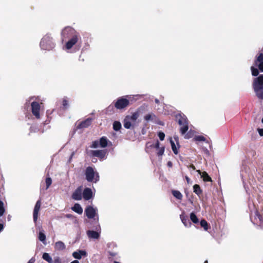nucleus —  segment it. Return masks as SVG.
I'll return each instance as SVG.
<instances>
[{"label": "nucleus", "instance_id": "34", "mask_svg": "<svg viewBox=\"0 0 263 263\" xmlns=\"http://www.w3.org/2000/svg\"><path fill=\"white\" fill-rule=\"evenodd\" d=\"M200 225L203 228L205 231H207L208 229V224L206 220L203 219L200 221Z\"/></svg>", "mask_w": 263, "mask_h": 263}, {"label": "nucleus", "instance_id": "44", "mask_svg": "<svg viewBox=\"0 0 263 263\" xmlns=\"http://www.w3.org/2000/svg\"><path fill=\"white\" fill-rule=\"evenodd\" d=\"M258 132L260 136H263V128H258Z\"/></svg>", "mask_w": 263, "mask_h": 263}, {"label": "nucleus", "instance_id": "26", "mask_svg": "<svg viewBox=\"0 0 263 263\" xmlns=\"http://www.w3.org/2000/svg\"><path fill=\"white\" fill-rule=\"evenodd\" d=\"M42 258L43 259L47 261L48 263H52L53 260L52 257L48 253H44L43 254Z\"/></svg>", "mask_w": 263, "mask_h": 263}, {"label": "nucleus", "instance_id": "50", "mask_svg": "<svg viewBox=\"0 0 263 263\" xmlns=\"http://www.w3.org/2000/svg\"><path fill=\"white\" fill-rule=\"evenodd\" d=\"M167 165L169 167H172V163L171 162L169 161L167 162Z\"/></svg>", "mask_w": 263, "mask_h": 263}, {"label": "nucleus", "instance_id": "30", "mask_svg": "<svg viewBox=\"0 0 263 263\" xmlns=\"http://www.w3.org/2000/svg\"><path fill=\"white\" fill-rule=\"evenodd\" d=\"M121 127V124L120 122L118 121H115L113 123V128L115 130L118 131Z\"/></svg>", "mask_w": 263, "mask_h": 263}, {"label": "nucleus", "instance_id": "3", "mask_svg": "<svg viewBox=\"0 0 263 263\" xmlns=\"http://www.w3.org/2000/svg\"><path fill=\"white\" fill-rule=\"evenodd\" d=\"M55 44L50 34H46L41 40L40 46L42 50H51L55 47Z\"/></svg>", "mask_w": 263, "mask_h": 263}, {"label": "nucleus", "instance_id": "8", "mask_svg": "<svg viewBox=\"0 0 263 263\" xmlns=\"http://www.w3.org/2000/svg\"><path fill=\"white\" fill-rule=\"evenodd\" d=\"M76 30L71 27H65L61 31V37L62 41L71 37L72 36L78 33Z\"/></svg>", "mask_w": 263, "mask_h": 263}, {"label": "nucleus", "instance_id": "2", "mask_svg": "<svg viewBox=\"0 0 263 263\" xmlns=\"http://www.w3.org/2000/svg\"><path fill=\"white\" fill-rule=\"evenodd\" d=\"M253 87L258 98L263 99V74L253 80Z\"/></svg>", "mask_w": 263, "mask_h": 263}, {"label": "nucleus", "instance_id": "55", "mask_svg": "<svg viewBox=\"0 0 263 263\" xmlns=\"http://www.w3.org/2000/svg\"><path fill=\"white\" fill-rule=\"evenodd\" d=\"M155 102L156 103H159V101L158 99H156L155 100Z\"/></svg>", "mask_w": 263, "mask_h": 263}, {"label": "nucleus", "instance_id": "58", "mask_svg": "<svg viewBox=\"0 0 263 263\" xmlns=\"http://www.w3.org/2000/svg\"><path fill=\"white\" fill-rule=\"evenodd\" d=\"M74 222H75V223L78 222V220H77L76 219H74Z\"/></svg>", "mask_w": 263, "mask_h": 263}, {"label": "nucleus", "instance_id": "32", "mask_svg": "<svg viewBox=\"0 0 263 263\" xmlns=\"http://www.w3.org/2000/svg\"><path fill=\"white\" fill-rule=\"evenodd\" d=\"M170 142H171V144L172 149L174 153L175 154H176V155L177 154L178 152L177 147H176V145L175 144L174 141H173L172 139H171Z\"/></svg>", "mask_w": 263, "mask_h": 263}, {"label": "nucleus", "instance_id": "38", "mask_svg": "<svg viewBox=\"0 0 263 263\" xmlns=\"http://www.w3.org/2000/svg\"><path fill=\"white\" fill-rule=\"evenodd\" d=\"M99 145H100L99 141L96 140L92 142L90 147L93 148H96L99 147Z\"/></svg>", "mask_w": 263, "mask_h": 263}, {"label": "nucleus", "instance_id": "11", "mask_svg": "<svg viewBox=\"0 0 263 263\" xmlns=\"http://www.w3.org/2000/svg\"><path fill=\"white\" fill-rule=\"evenodd\" d=\"M107 151L105 149L93 150L90 151V155L92 156L96 157L101 160L106 159Z\"/></svg>", "mask_w": 263, "mask_h": 263}, {"label": "nucleus", "instance_id": "46", "mask_svg": "<svg viewBox=\"0 0 263 263\" xmlns=\"http://www.w3.org/2000/svg\"><path fill=\"white\" fill-rule=\"evenodd\" d=\"M108 253H109V255H110L111 256H115L117 254V253L116 252H110V251H109Z\"/></svg>", "mask_w": 263, "mask_h": 263}, {"label": "nucleus", "instance_id": "40", "mask_svg": "<svg viewBox=\"0 0 263 263\" xmlns=\"http://www.w3.org/2000/svg\"><path fill=\"white\" fill-rule=\"evenodd\" d=\"M158 137L160 140L162 141L165 138V134L163 132H160L158 133Z\"/></svg>", "mask_w": 263, "mask_h": 263}, {"label": "nucleus", "instance_id": "5", "mask_svg": "<svg viewBox=\"0 0 263 263\" xmlns=\"http://www.w3.org/2000/svg\"><path fill=\"white\" fill-rule=\"evenodd\" d=\"M176 120L180 126V131L182 135H184L189 129V123L186 117L182 114L176 115Z\"/></svg>", "mask_w": 263, "mask_h": 263}, {"label": "nucleus", "instance_id": "60", "mask_svg": "<svg viewBox=\"0 0 263 263\" xmlns=\"http://www.w3.org/2000/svg\"><path fill=\"white\" fill-rule=\"evenodd\" d=\"M2 216H0V217H1ZM2 222V219H1V218H0V222Z\"/></svg>", "mask_w": 263, "mask_h": 263}, {"label": "nucleus", "instance_id": "18", "mask_svg": "<svg viewBox=\"0 0 263 263\" xmlns=\"http://www.w3.org/2000/svg\"><path fill=\"white\" fill-rule=\"evenodd\" d=\"M88 237L90 239H97L100 237V233L95 231L89 230L87 232Z\"/></svg>", "mask_w": 263, "mask_h": 263}, {"label": "nucleus", "instance_id": "39", "mask_svg": "<svg viewBox=\"0 0 263 263\" xmlns=\"http://www.w3.org/2000/svg\"><path fill=\"white\" fill-rule=\"evenodd\" d=\"M164 152V147H161L159 149H158V152H157V155L159 156H162Z\"/></svg>", "mask_w": 263, "mask_h": 263}, {"label": "nucleus", "instance_id": "25", "mask_svg": "<svg viewBox=\"0 0 263 263\" xmlns=\"http://www.w3.org/2000/svg\"><path fill=\"white\" fill-rule=\"evenodd\" d=\"M99 143L100 146L101 147L104 148L107 145L108 140L106 137H103L100 139Z\"/></svg>", "mask_w": 263, "mask_h": 263}, {"label": "nucleus", "instance_id": "22", "mask_svg": "<svg viewBox=\"0 0 263 263\" xmlns=\"http://www.w3.org/2000/svg\"><path fill=\"white\" fill-rule=\"evenodd\" d=\"M197 172L199 174H200L201 177L203 178V180L204 181H212L211 177L209 176L206 172H201L200 170H197Z\"/></svg>", "mask_w": 263, "mask_h": 263}, {"label": "nucleus", "instance_id": "35", "mask_svg": "<svg viewBox=\"0 0 263 263\" xmlns=\"http://www.w3.org/2000/svg\"><path fill=\"white\" fill-rule=\"evenodd\" d=\"M62 105L64 109H66L69 107V102L66 99L64 98L62 102Z\"/></svg>", "mask_w": 263, "mask_h": 263}, {"label": "nucleus", "instance_id": "23", "mask_svg": "<svg viewBox=\"0 0 263 263\" xmlns=\"http://www.w3.org/2000/svg\"><path fill=\"white\" fill-rule=\"evenodd\" d=\"M72 210L77 213L78 214H81L83 213V209L81 206L78 204L76 203L71 208Z\"/></svg>", "mask_w": 263, "mask_h": 263}, {"label": "nucleus", "instance_id": "16", "mask_svg": "<svg viewBox=\"0 0 263 263\" xmlns=\"http://www.w3.org/2000/svg\"><path fill=\"white\" fill-rule=\"evenodd\" d=\"M144 119L146 122L152 121V122H154L155 123L157 122V120L156 116L152 112L146 115L145 116H144Z\"/></svg>", "mask_w": 263, "mask_h": 263}, {"label": "nucleus", "instance_id": "59", "mask_svg": "<svg viewBox=\"0 0 263 263\" xmlns=\"http://www.w3.org/2000/svg\"><path fill=\"white\" fill-rule=\"evenodd\" d=\"M114 263H120V262H118V261H115L114 262Z\"/></svg>", "mask_w": 263, "mask_h": 263}, {"label": "nucleus", "instance_id": "53", "mask_svg": "<svg viewBox=\"0 0 263 263\" xmlns=\"http://www.w3.org/2000/svg\"><path fill=\"white\" fill-rule=\"evenodd\" d=\"M191 168H192L193 170H195V167L193 165H191L190 166Z\"/></svg>", "mask_w": 263, "mask_h": 263}, {"label": "nucleus", "instance_id": "6", "mask_svg": "<svg viewBox=\"0 0 263 263\" xmlns=\"http://www.w3.org/2000/svg\"><path fill=\"white\" fill-rule=\"evenodd\" d=\"M134 97L132 95H127L126 98L121 97L118 99L115 103V107L118 109H122L126 107L129 104V100Z\"/></svg>", "mask_w": 263, "mask_h": 263}, {"label": "nucleus", "instance_id": "42", "mask_svg": "<svg viewBox=\"0 0 263 263\" xmlns=\"http://www.w3.org/2000/svg\"><path fill=\"white\" fill-rule=\"evenodd\" d=\"M54 263H61V259H60V257H57L54 258Z\"/></svg>", "mask_w": 263, "mask_h": 263}, {"label": "nucleus", "instance_id": "17", "mask_svg": "<svg viewBox=\"0 0 263 263\" xmlns=\"http://www.w3.org/2000/svg\"><path fill=\"white\" fill-rule=\"evenodd\" d=\"M92 192L90 189L86 188L84 190L83 196L85 200H88L92 197Z\"/></svg>", "mask_w": 263, "mask_h": 263}, {"label": "nucleus", "instance_id": "9", "mask_svg": "<svg viewBox=\"0 0 263 263\" xmlns=\"http://www.w3.org/2000/svg\"><path fill=\"white\" fill-rule=\"evenodd\" d=\"M42 104V103H39L35 101H33L31 103L32 114L37 119L40 118V111Z\"/></svg>", "mask_w": 263, "mask_h": 263}, {"label": "nucleus", "instance_id": "56", "mask_svg": "<svg viewBox=\"0 0 263 263\" xmlns=\"http://www.w3.org/2000/svg\"><path fill=\"white\" fill-rule=\"evenodd\" d=\"M10 219H11V216L10 215H9L8 217V220L9 221V220H10Z\"/></svg>", "mask_w": 263, "mask_h": 263}, {"label": "nucleus", "instance_id": "45", "mask_svg": "<svg viewBox=\"0 0 263 263\" xmlns=\"http://www.w3.org/2000/svg\"><path fill=\"white\" fill-rule=\"evenodd\" d=\"M154 147L157 149H159V142L157 141L156 143L154 145Z\"/></svg>", "mask_w": 263, "mask_h": 263}, {"label": "nucleus", "instance_id": "20", "mask_svg": "<svg viewBox=\"0 0 263 263\" xmlns=\"http://www.w3.org/2000/svg\"><path fill=\"white\" fill-rule=\"evenodd\" d=\"M66 245L62 241H58L54 244V249L58 251H62L65 250Z\"/></svg>", "mask_w": 263, "mask_h": 263}, {"label": "nucleus", "instance_id": "62", "mask_svg": "<svg viewBox=\"0 0 263 263\" xmlns=\"http://www.w3.org/2000/svg\"><path fill=\"white\" fill-rule=\"evenodd\" d=\"M207 262H208V261H207V260H206V261L204 262V263H207Z\"/></svg>", "mask_w": 263, "mask_h": 263}, {"label": "nucleus", "instance_id": "13", "mask_svg": "<svg viewBox=\"0 0 263 263\" xmlns=\"http://www.w3.org/2000/svg\"><path fill=\"white\" fill-rule=\"evenodd\" d=\"M41 205V202L40 200H39L36 202V204L34 206L33 213V218L34 222H36L37 220L38 214L40 210Z\"/></svg>", "mask_w": 263, "mask_h": 263}, {"label": "nucleus", "instance_id": "52", "mask_svg": "<svg viewBox=\"0 0 263 263\" xmlns=\"http://www.w3.org/2000/svg\"><path fill=\"white\" fill-rule=\"evenodd\" d=\"M70 263H80V262L78 260H75L71 261Z\"/></svg>", "mask_w": 263, "mask_h": 263}, {"label": "nucleus", "instance_id": "48", "mask_svg": "<svg viewBox=\"0 0 263 263\" xmlns=\"http://www.w3.org/2000/svg\"><path fill=\"white\" fill-rule=\"evenodd\" d=\"M35 261V258L32 257L28 261L27 263H34Z\"/></svg>", "mask_w": 263, "mask_h": 263}, {"label": "nucleus", "instance_id": "24", "mask_svg": "<svg viewBox=\"0 0 263 263\" xmlns=\"http://www.w3.org/2000/svg\"><path fill=\"white\" fill-rule=\"evenodd\" d=\"M180 217L184 226L190 227L191 223L188 220V218L186 216H184L183 214H181L180 215Z\"/></svg>", "mask_w": 263, "mask_h": 263}, {"label": "nucleus", "instance_id": "33", "mask_svg": "<svg viewBox=\"0 0 263 263\" xmlns=\"http://www.w3.org/2000/svg\"><path fill=\"white\" fill-rule=\"evenodd\" d=\"M251 73L252 76H257L259 73L258 70L257 68H255L254 66H252L251 67Z\"/></svg>", "mask_w": 263, "mask_h": 263}, {"label": "nucleus", "instance_id": "47", "mask_svg": "<svg viewBox=\"0 0 263 263\" xmlns=\"http://www.w3.org/2000/svg\"><path fill=\"white\" fill-rule=\"evenodd\" d=\"M4 229V224L2 223H0V232H2Z\"/></svg>", "mask_w": 263, "mask_h": 263}, {"label": "nucleus", "instance_id": "1", "mask_svg": "<svg viewBox=\"0 0 263 263\" xmlns=\"http://www.w3.org/2000/svg\"><path fill=\"white\" fill-rule=\"evenodd\" d=\"M139 117L138 111L133 112L131 116H128L124 120L123 125L126 129L134 128L137 126L139 121L137 119Z\"/></svg>", "mask_w": 263, "mask_h": 263}, {"label": "nucleus", "instance_id": "21", "mask_svg": "<svg viewBox=\"0 0 263 263\" xmlns=\"http://www.w3.org/2000/svg\"><path fill=\"white\" fill-rule=\"evenodd\" d=\"M38 238L44 245H47L46 236L43 230H41L39 232Z\"/></svg>", "mask_w": 263, "mask_h": 263}, {"label": "nucleus", "instance_id": "28", "mask_svg": "<svg viewBox=\"0 0 263 263\" xmlns=\"http://www.w3.org/2000/svg\"><path fill=\"white\" fill-rule=\"evenodd\" d=\"M5 213L4 202L0 199V216H3Z\"/></svg>", "mask_w": 263, "mask_h": 263}, {"label": "nucleus", "instance_id": "29", "mask_svg": "<svg viewBox=\"0 0 263 263\" xmlns=\"http://www.w3.org/2000/svg\"><path fill=\"white\" fill-rule=\"evenodd\" d=\"M193 189L194 192H195L198 195H199L202 192L199 185L198 184L194 185L193 186Z\"/></svg>", "mask_w": 263, "mask_h": 263}, {"label": "nucleus", "instance_id": "57", "mask_svg": "<svg viewBox=\"0 0 263 263\" xmlns=\"http://www.w3.org/2000/svg\"><path fill=\"white\" fill-rule=\"evenodd\" d=\"M185 138H189V137L187 135L184 136Z\"/></svg>", "mask_w": 263, "mask_h": 263}, {"label": "nucleus", "instance_id": "27", "mask_svg": "<svg viewBox=\"0 0 263 263\" xmlns=\"http://www.w3.org/2000/svg\"><path fill=\"white\" fill-rule=\"evenodd\" d=\"M172 194L177 199L181 200L182 198V194L178 191L173 190L172 191Z\"/></svg>", "mask_w": 263, "mask_h": 263}, {"label": "nucleus", "instance_id": "51", "mask_svg": "<svg viewBox=\"0 0 263 263\" xmlns=\"http://www.w3.org/2000/svg\"><path fill=\"white\" fill-rule=\"evenodd\" d=\"M66 217H67V218H71V217H73L72 215H71V214H67L66 215Z\"/></svg>", "mask_w": 263, "mask_h": 263}, {"label": "nucleus", "instance_id": "15", "mask_svg": "<svg viewBox=\"0 0 263 263\" xmlns=\"http://www.w3.org/2000/svg\"><path fill=\"white\" fill-rule=\"evenodd\" d=\"M93 120L91 118H88L84 121L81 122L78 125L77 128L79 129L85 128L89 127Z\"/></svg>", "mask_w": 263, "mask_h": 263}, {"label": "nucleus", "instance_id": "41", "mask_svg": "<svg viewBox=\"0 0 263 263\" xmlns=\"http://www.w3.org/2000/svg\"><path fill=\"white\" fill-rule=\"evenodd\" d=\"M256 218H258L261 222L260 224H262V221H263V217L261 215L259 214L257 212L256 213Z\"/></svg>", "mask_w": 263, "mask_h": 263}, {"label": "nucleus", "instance_id": "49", "mask_svg": "<svg viewBox=\"0 0 263 263\" xmlns=\"http://www.w3.org/2000/svg\"><path fill=\"white\" fill-rule=\"evenodd\" d=\"M185 179H186L187 183H190V178L187 176H185Z\"/></svg>", "mask_w": 263, "mask_h": 263}, {"label": "nucleus", "instance_id": "12", "mask_svg": "<svg viewBox=\"0 0 263 263\" xmlns=\"http://www.w3.org/2000/svg\"><path fill=\"white\" fill-rule=\"evenodd\" d=\"M255 65L257 66L261 72H263V53H261L256 57Z\"/></svg>", "mask_w": 263, "mask_h": 263}, {"label": "nucleus", "instance_id": "31", "mask_svg": "<svg viewBox=\"0 0 263 263\" xmlns=\"http://www.w3.org/2000/svg\"><path fill=\"white\" fill-rule=\"evenodd\" d=\"M190 219L194 223H197L199 222L197 217L194 213H191Z\"/></svg>", "mask_w": 263, "mask_h": 263}, {"label": "nucleus", "instance_id": "61", "mask_svg": "<svg viewBox=\"0 0 263 263\" xmlns=\"http://www.w3.org/2000/svg\"><path fill=\"white\" fill-rule=\"evenodd\" d=\"M261 122H262V123H263V117H262V119Z\"/></svg>", "mask_w": 263, "mask_h": 263}, {"label": "nucleus", "instance_id": "7", "mask_svg": "<svg viewBox=\"0 0 263 263\" xmlns=\"http://www.w3.org/2000/svg\"><path fill=\"white\" fill-rule=\"evenodd\" d=\"M68 39V40L65 43V48L69 52V50L71 49L81 40V37L79 33H78Z\"/></svg>", "mask_w": 263, "mask_h": 263}, {"label": "nucleus", "instance_id": "10", "mask_svg": "<svg viewBox=\"0 0 263 263\" xmlns=\"http://www.w3.org/2000/svg\"><path fill=\"white\" fill-rule=\"evenodd\" d=\"M98 209L91 205H88L85 210V213L89 219H92L97 215Z\"/></svg>", "mask_w": 263, "mask_h": 263}, {"label": "nucleus", "instance_id": "19", "mask_svg": "<svg viewBox=\"0 0 263 263\" xmlns=\"http://www.w3.org/2000/svg\"><path fill=\"white\" fill-rule=\"evenodd\" d=\"M72 197L76 200H80L82 199V191L80 188L77 189L73 193Z\"/></svg>", "mask_w": 263, "mask_h": 263}, {"label": "nucleus", "instance_id": "36", "mask_svg": "<svg viewBox=\"0 0 263 263\" xmlns=\"http://www.w3.org/2000/svg\"><path fill=\"white\" fill-rule=\"evenodd\" d=\"M45 182H46V189L47 190L52 183V179L50 177H47L46 178Z\"/></svg>", "mask_w": 263, "mask_h": 263}, {"label": "nucleus", "instance_id": "14", "mask_svg": "<svg viewBox=\"0 0 263 263\" xmlns=\"http://www.w3.org/2000/svg\"><path fill=\"white\" fill-rule=\"evenodd\" d=\"M87 252L83 250H78L72 253V256L77 259H81L83 257L87 256Z\"/></svg>", "mask_w": 263, "mask_h": 263}, {"label": "nucleus", "instance_id": "54", "mask_svg": "<svg viewBox=\"0 0 263 263\" xmlns=\"http://www.w3.org/2000/svg\"><path fill=\"white\" fill-rule=\"evenodd\" d=\"M34 99H35V100H36V99H37V98H36V97H31V98H30V100H33Z\"/></svg>", "mask_w": 263, "mask_h": 263}, {"label": "nucleus", "instance_id": "4", "mask_svg": "<svg viewBox=\"0 0 263 263\" xmlns=\"http://www.w3.org/2000/svg\"><path fill=\"white\" fill-rule=\"evenodd\" d=\"M85 175L88 182L97 183L100 179L98 172L91 166L86 167Z\"/></svg>", "mask_w": 263, "mask_h": 263}, {"label": "nucleus", "instance_id": "37", "mask_svg": "<svg viewBox=\"0 0 263 263\" xmlns=\"http://www.w3.org/2000/svg\"><path fill=\"white\" fill-rule=\"evenodd\" d=\"M194 140L196 141H205L206 139L202 136H196L194 137Z\"/></svg>", "mask_w": 263, "mask_h": 263}, {"label": "nucleus", "instance_id": "43", "mask_svg": "<svg viewBox=\"0 0 263 263\" xmlns=\"http://www.w3.org/2000/svg\"><path fill=\"white\" fill-rule=\"evenodd\" d=\"M203 151H204V153H205L206 155H208V156H209V155H210V152H209V151L207 148H203Z\"/></svg>", "mask_w": 263, "mask_h": 263}]
</instances>
